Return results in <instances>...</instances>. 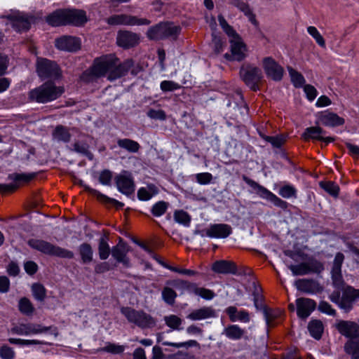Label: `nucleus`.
Segmentation results:
<instances>
[{
    "mask_svg": "<svg viewBox=\"0 0 359 359\" xmlns=\"http://www.w3.org/2000/svg\"><path fill=\"white\" fill-rule=\"evenodd\" d=\"M218 21L221 27L229 39L231 54H225V57L228 60L237 61L244 60L247 56L248 49L240 35L228 24L222 15L218 16Z\"/></svg>",
    "mask_w": 359,
    "mask_h": 359,
    "instance_id": "obj_1",
    "label": "nucleus"
},
{
    "mask_svg": "<svg viewBox=\"0 0 359 359\" xmlns=\"http://www.w3.org/2000/svg\"><path fill=\"white\" fill-rule=\"evenodd\" d=\"M116 57L113 55H104L94 60L91 68L83 74V79L90 81L95 78L108 76L116 65Z\"/></svg>",
    "mask_w": 359,
    "mask_h": 359,
    "instance_id": "obj_2",
    "label": "nucleus"
},
{
    "mask_svg": "<svg viewBox=\"0 0 359 359\" xmlns=\"http://www.w3.org/2000/svg\"><path fill=\"white\" fill-rule=\"evenodd\" d=\"M64 92L63 87L57 86L52 82H46L31 90L29 96L32 100L46 103L57 99Z\"/></svg>",
    "mask_w": 359,
    "mask_h": 359,
    "instance_id": "obj_3",
    "label": "nucleus"
},
{
    "mask_svg": "<svg viewBox=\"0 0 359 359\" xmlns=\"http://www.w3.org/2000/svg\"><path fill=\"white\" fill-rule=\"evenodd\" d=\"M28 245L32 249L47 255L67 259H72L74 257V253L72 251L60 248V246L55 245L50 242L42 239H30L28 241Z\"/></svg>",
    "mask_w": 359,
    "mask_h": 359,
    "instance_id": "obj_4",
    "label": "nucleus"
},
{
    "mask_svg": "<svg viewBox=\"0 0 359 359\" xmlns=\"http://www.w3.org/2000/svg\"><path fill=\"white\" fill-rule=\"evenodd\" d=\"M121 313L130 323L142 329L149 328L155 325L154 319L142 310H135L131 307H122Z\"/></svg>",
    "mask_w": 359,
    "mask_h": 359,
    "instance_id": "obj_5",
    "label": "nucleus"
},
{
    "mask_svg": "<svg viewBox=\"0 0 359 359\" xmlns=\"http://www.w3.org/2000/svg\"><path fill=\"white\" fill-rule=\"evenodd\" d=\"M49 331L55 337L57 335L55 327H46L36 323L20 324L14 326L11 330V332L13 334L25 336L46 333Z\"/></svg>",
    "mask_w": 359,
    "mask_h": 359,
    "instance_id": "obj_6",
    "label": "nucleus"
},
{
    "mask_svg": "<svg viewBox=\"0 0 359 359\" xmlns=\"http://www.w3.org/2000/svg\"><path fill=\"white\" fill-rule=\"evenodd\" d=\"M240 75L246 85L255 91L258 89V84L263 78L262 70L250 65H243L240 70Z\"/></svg>",
    "mask_w": 359,
    "mask_h": 359,
    "instance_id": "obj_7",
    "label": "nucleus"
},
{
    "mask_svg": "<svg viewBox=\"0 0 359 359\" xmlns=\"http://www.w3.org/2000/svg\"><path fill=\"white\" fill-rule=\"evenodd\" d=\"M243 180L248 184L250 187H251L254 190L256 191L257 194L259 195L260 197L265 198L271 202H272L275 205L280 208L286 207V202L278 198L274 194L269 191L265 187L259 184L257 182L254 180L248 178L245 175L243 176Z\"/></svg>",
    "mask_w": 359,
    "mask_h": 359,
    "instance_id": "obj_8",
    "label": "nucleus"
},
{
    "mask_svg": "<svg viewBox=\"0 0 359 359\" xmlns=\"http://www.w3.org/2000/svg\"><path fill=\"white\" fill-rule=\"evenodd\" d=\"M106 22L108 25L111 26L116 25H149L150 21L146 18H139L136 16L118 14L114 15L106 19Z\"/></svg>",
    "mask_w": 359,
    "mask_h": 359,
    "instance_id": "obj_9",
    "label": "nucleus"
},
{
    "mask_svg": "<svg viewBox=\"0 0 359 359\" xmlns=\"http://www.w3.org/2000/svg\"><path fill=\"white\" fill-rule=\"evenodd\" d=\"M37 72L43 79H57L60 75V69L57 64L43 58H39L37 60Z\"/></svg>",
    "mask_w": 359,
    "mask_h": 359,
    "instance_id": "obj_10",
    "label": "nucleus"
},
{
    "mask_svg": "<svg viewBox=\"0 0 359 359\" xmlns=\"http://www.w3.org/2000/svg\"><path fill=\"white\" fill-rule=\"evenodd\" d=\"M288 268L294 276H304L310 273H320L324 267L323 264L318 260L309 259L297 265L291 264Z\"/></svg>",
    "mask_w": 359,
    "mask_h": 359,
    "instance_id": "obj_11",
    "label": "nucleus"
},
{
    "mask_svg": "<svg viewBox=\"0 0 359 359\" xmlns=\"http://www.w3.org/2000/svg\"><path fill=\"white\" fill-rule=\"evenodd\" d=\"M177 27L170 22L159 23L150 27L147 36L152 40H159L173 35L177 32Z\"/></svg>",
    "mask_w": 359,
    "mask_h": 359,
    "instance_id": "obj_12",
    "label": "nucleus"
},
{
    "mask_svg": "<svg viewBox=\"0 0 359 359\" xmlns=\"http://www.w3.org/2000/svg\"><path fill=\"white\" fill-rule=\"evenodd\" d=\"M35 177L34 173H13L8 176V179L13 181V183L6 184H0V193L13 191L24 182H28Z\"/></svg>",
    "mask_w": 359,
    "mask_h": 359,
    "instance_id": "obj_13",
    "label": "nucleus"
},
{
    "mask_svg": "<svg viewBox=\"0 0 359 359\" xmlns=\"http://www.w3.org/2000/svg\"><path fill=\"white\" fill-rule=\"evenodd\" d=\"M6 18L8 20L6 24H11L12 27L17 32L27 31L31 25L32 18L18 11L7 15Z\"/></svg>",
    "mask_w": 359,
    "mask_h": 359,
    "instance_id": "obj_14",
    "label": "nucleus"
},
{
    "mask_svg": "<svg viewBox=\"0 0 359 359\" xmlns=\"http://www.w3.org/2000/svg\"><path fill=\"white\" fill-rule=\"evenodd\" d=\"M115 182L118 190L125 195H130L135 191L134 182L130 173L123 171L116 176Z\"/></svg>",
    "mask_w": 359,
    "mask_h": 359,
    "instance_id": "obj_15",
    "label": "nucleus"
},
{
    "mask_svg": "<svg viewBox=\"0 0 359 359\" xmlns=\"http://www.w3.org/2000/svg\"><path fill=\"white\" fill-rule=\"evenodd\" d=\"M336 328L339 332L350 338V340H359V325L349 320H339L336 324Z\"/></svg>",
    "mask_w": 359,
    "mask_h": 359,
    "instance_id": "obj_16",
    "label": "nucleus"
},
{
    "mask_svg": "<svg viewBox=\"0 0 359 359\" xmlns=\"http://www.w3.org/2000/svg\"><path fill=\"white\" fill-rule=\"evenodd\" d=\"M263 68L266 76L273 81H280L283 78L284 70L272 57H267L263 59Z\"/></svg>",
    "mask_w": 359,
    "mask_h": 359,
    "instance_id": "obj_17",
    "label": "nucleus"
},
{
    "mask_svg": "<svg viewBox=\"0 0 359 359\" xmlns=\"http://www.w3.org/2000/svg\"><path fill=\"white\" fill-rule=\"evenodd\" d=\"M357 299H359V288L357 290L351 286H346L342 292L341 309L348 312L352 309L353 302Z\"/></svg>",
    "mask_w": 359,
    "mask_h": 359,
    "instance_id": "obj_18",
    "label": "nucleus"
},
{
    "mask_svg": "<svg viewBox=\"0 0 359 359\" xmlns=\"http://www.w3.org/2000/svg\"><path fill=\"white\" fill-rule=\"evenodd\" d=\"M128 251V245L123 242V239L120 238L118 244L112 248L111 255L118 262L122 263L126 267H129L130 266V260L127 257Z\"/></svg>",
    "mask_w": 359,
    "mask_h": 359,
    "instance_id": "obj_19",
    "label": "nucleus"
},
{
    "mask_svg": "<svg viewBox=\"0 0 359 359\" xmlns=\"http://www.w3.org/2000/svg\"><path fill=\"white\" fill-rule=\"evenodd\" d=\"M55 46L62 50L65 51H76L80 49V41L74 37L70 36H63L55 40Z\"/></svg>",
    "mask_w": 359,
    "mask_h": 359,
    "instance_id": "obj_20",
    "label": "nucleus"
},
{
    "mask_svg": "<svg viewBox=\"0 0 359 359\" xmlns=\"http://www.w3.org/2000/svg\"><path fill=\"white\" fill-rule=\"evenodd\" d=\"M139 36L129 31H119L116 36V43L118 46L129 48L139 43Z\"/></svg>",
    "mask_w": 359,
    "mask_h": 359,
    "instance_id": "obj_21",
    "label": "nucleus"
},
{
    "mask_svg": "<svg viewBox=\"0 0 359 359\" xmlns=\"http://www.w3.org/2000/svg\"><path fill=\"white\" fill-rule=\"evenodd\" d=\"M297 313L301 318H306L316 309V302L308 298H299L296 300Z\"/></svg>",
    "mask_w": 359,
    "mask_h": 359,
    "instance_id": "obj_22",
    "label": "nucleus"
},
{
    "mask_svg": "<svg viewBox=\"0 0 359 359\" xmlns=\"http://www.w3.org/2000/svg\"><path fill=\"white\" fill-rule=\"evenodd\" d=\"M65 17L67 25L82 26L88 21L86 13L83 10L65 9Z\"/></svg>",
    "mask_w": 359,
    "mask_h": 359,
    "instance_id": "obj_23",
    "label": "nucleus"
},
{
    "mask_svg": "<svg viewBox=\"0 0 359 359\" xmlns=\"http://www.w3.org/2000/svg\"><path fill=\"white\" fill-rule=\"evenodd\" d=\"M231 226L226 224H212L205 230L207 236L217 238H226L231 234Z\"/></svg>",
    "mask_w": 359,
    "mask_h": 359,
    "instance_id": "obj_24",
    "label": "nucleus"
},
{
    "mask_svg": "<svg viewBox=\"0 0 359 359\" xmlns=\"http://www.w3.org/2000/svg\"><path fill=\"white\" fill-rule=\"evenodd\" d=\"M325 131L320 127H309L306 128L305 131L302 134V138L305 141H308L309 140H316L323 141L325 142L330 143L334 140V138L331 137H324Z\"/></svg>",
    "mask_w": 359,
    "mask_h": 359,
    "instance_id": "obj_25",
    "label": "nucleus"
},
{
    "mask_svg": "<svg viewBox=\"0 0 359 359\" xmlns=\"http://www.w3.org/2000/svg\"><path fill=\"white\" fill-rule=\"evenodd\" d=\"M133 66V61L132 60L128 59L121 64H118V59L116 58V65L108 76V79L113 81L124 76Z\"/></svg>",
    "mask_w": 359,
    "mask_h": 359,
    "instance_id": "obj_26",
    "label": "nucleus"
},
{
    "mask_svg": "<svg viewBox=\"0 0 359 359\" xmlns=\"http://www.w3.org/2000/svg\"><path fill=\"white\" fill-rule=\"evenodd\" d=\"M215 311L212 307L203 306L192 311L187 318L191 320H201L215 318Z\"/></svg>",
    "mask_w": 359,
    "mask_h": 359,
    "instance_id": "obj_27",
    "label": "nucleus"
},
{
    "mask_svg": "<svg viewBox=\"0 0 359 359\" xmlns=\"http://www.w3.org/2000/svg\"><path fill=\"white\" fill-rule=\"evenodd\" d=\"M65 9H58L46 17V22L52 27H58L67 25Z\"/></svg>",
    "mask_w": 359,
    "mask_h": 359,
    "instance_id": "obj_28",
    "label": "nucleus"
},
{
    "mask_svg": "<svg viewBox=\"0 0 359 359\" xmlns=\"http://www.w3.org/2000/svg\"><path fill=\"white\" fill-rule=\"evenodd\" d=\"M319 121L326 126H338L344 123V119L339 117L337 114L325 112L320 114Z\"/></svg>",
    "mask_w": 359,
    "mask_h": 359,
    "instance_id": "obj_29",
    "label": "nucleus"
},
{
    "mask_svg": "<svg viewBox=\"0 0 359 359\" xmlns=\"http://www.w3.org/2000/svg\"><path fill=\"white\" fill-rule=\"evenodd\" d=\"M295 286L298 290L305 293H314L320 290L319 284L310 279H299L295 281Z\"/></svg>",
    "mask_w": 359,
    "mask_h": 359,
    "instance_id": "obj_30",
    "label": "nucleus"
},
{
    "mask_svg": "<svg viewBox=\"0 0 359 359\" xmlns=\"http://www.w3.org/2000/svg\"><path fill=\"white\" fill-rule=\"evenodd\" d=\"M225 312L229 316L231 322L241 321L243 323H248L250 321V315L245 311H238L235 306H229L226 309Z\"/></svg>",
    "mask_w": 359,
    "mask_h": 359,
    "instance_id": "obj_31",
    "label": "nucleus"
},
{
    "mask_svg": "<svg viewBox=\"0 0 359 359\" xmlns=\"http://www.w3.org/2000/svg\"><path fill=\"white\" fill-rule=\"evenodd\" d=\"M223 334L230 339L239 340L243 338L245 331L237 325H229L224 329Z\"/></svg>",
    "mask_w": 359,
    "mask_h": 359,
    "instance_id": "obj_32",
    "label": "nucleus"
},
{
    "mask_svg": "<svg viewBox=\"0 0 359 359\" xmlns=\"http://www.w3.org/2000/svg\"><path fill=\"white\" fill-rule=\"evenodd\" d=\"M79 254L83 264H89L93 259V250L89 243H83L78 248Z\"/></svg>",
    "mask_w": 359,
    "mask_h": 359,
    "instance_id": "obj_33",
    "label": "nucleus"
},
{
    "mask_svg": "<svg viewBox=\"0 0 359 359\" xmlns=\"http://www.w3.org/2000/svg\"><path fill=\"white\" fill-rule=\"evenodd\" d=\"M212 269L215 272L219 273H235L236 271L233 263L225 260L215 262L212 264Z\"/></svg>",
    "mask_w": 359,
    "mask_h": 359,
    "instance_id": "obj_34",
    "label": "nucleus"
},
{
    "mask_svg": "<svg viewBox=\"0 0 359 359\" xmlns=\"http://www.w3.org/2000/svg\"><path fill=\"white\" fill-rule=\"evenodd\" d=\"M85 189L88 190L93 195L96 196L97 198L100 201H102V202H103L104 203L113 204V205H114L118 208H121L123 207V205H124V204L123 203L119 202V201H116L114 198H109V197L102 194V193H100V191H97L95 189H90L88 187H86V186L85 187Z\"/></svg>",
    "mask_w": 359,
    "mask_h": 359,
    "instance_id": "obj_35",
    "label": "nucleus"
},
{
    "mask_svg": "<svg viewBox=\"0 0 359 359\" xmlns=\"http://www.w3.org/2000/svg\"><path fill=\"white\" fill-rule=\"evenodd\" d=\"M117 144L119 147L126 149L130 153H136L140 148L137 142L127 138L118 140Z\"/></svg>",
    "mask_w": 359,
    "mask_h": 359,
    "instance_id": "obj_36",
    "label": "nucleus"
},
{
    "mask_svg": "<svg viewBox=\"0 0 359 359\" xmlns=\"http://www.w3.org/2000/svg\"><path fill=\"white\" fill-rule=\"evenodd\" d=\"M311 335L316 339H319L323 332V325L318 320H311L308 325Z\"/></svg>",
    "mask_w": 359,
    "mask_h": 359,
    "instance_id": "obj_37",
    "label": "nucleus"
},
{
    "mask_svg": "<svg viewBox=\"0 0 359 359\" xmlns=\"http://www.w3.org/2000/svg\"><path fill=\"white\" fill-rule=\"evenodd\" d=\"M110 252H111V250H110V247L107 243V239L105 236H102L99 239L98 244V253L100 259L102 260L107 259Z\"/></svg>",
    "mask_w": 359,
    "mask_h": 359,
    "instance_id": "obj_38",
    "label": "nucleus"
},
{
    "mask_svg": "<svg viewBox=\"0 0 359 359\" xmlns=\"http://www.w3.org/2000/svg\"><path fill=\"white\" fill-rule=\"evenodd\" d=\"M344 350L351 355V359H359V339L348 340L344 345Z\"/></svg>",
    "mask_w": 359,
    "mask_h": 359,
    "instance_id": "obj_39",
    "label": "nucleus"
},
{
    "mask_svg": "<svg viewBox=\"0 0 359 359\" xmlns=\"http://www.w3.org/2000/svg\"><path fill=\"white\" fill-rule=\"evenodd\" d=\"M230 4L236 7L237 8H238L245 15L249 17L250 20L252 22L255 21V15L252 14L248 4L242 1L241 0H231Z\"/></svg>",
    "mask_w": 359,
    "mask_h": 359,
    "instance_id": "obj_40",
    "label": "nucleus"
},
{
    "mask_svg": "<svg viewBox=\"0 0 359 359\" xmlns=\"http://www.w3.org/2000/svg\"><path fill=\"white\" fill-rule=\"evenodd\" d=\"M31 290L34 297L40 302H43L46 297V290L41 283H34L31 287Z\"/></svg>",
    "mask_w": 359,
    "mask_h": 359,
    "instance_id": "obj_41",
    "label": "nucleus"
},
{
    "mask_svg": "<svg viewBox=\"0 0 359 359\" xmlns=\"http://www.w3.org/2000/svg\"><path fill=\"white\" fill-rule=\"evenodd\" d=\"M53 135L55 140L65 142H69L71 137L68 130L62 126L56 127Z\"/></svg>",
    "mask_w": 359,
    "mask_h": 359,
    "instance_id": "obj_42",
    "label": "nucleus"
},
{
    "mask_svg": "<svg viewBox=\"0 0 359 359\" xmlns=\"http://www.w3.org/2000/svg\"><path fill=\"white\" fill-rule=\"evenodd\" d=\"M18 308L21 313L27 316L32 315L34 311V308L32 302L26 297H23L20 299Z\"/></svg>",
    "mask_w": 359,
    "mask_h": 359,
    "instance_id": "obj_43",
    "label": "nucleus"
},
{
    "mask_svg": "<svg viewBox=\"0 0 359 359\" xmlns=\"http://www.w3.org/2000/svg\"><path fill=\"white\" fill-rule=\"evenodd\" d=\"M156 194L154 186L142 187L137 191V197L141 201H148Z\"/></svg>",
    "mask_w": 359,
    "mask_h": 359,
    "instance_id": "obj_44",
    "label": "nucleus"
},
{
    "mask_svg": "<svg viewBox=\"0 0 359 359\" xmlns=\"http://www.w3.org/2000/svg\"><path fill=\"white\" fill-rule=\"evenodd\" d=\"M287 69L291 78V81L294 86L295 87L302 86L305 83V79L304 76L300 73H299L298 72H297L295 69L290 67H289Z\"/></svg>",
    "mask_w": 359,
    "mask_h": 359,
    "instance_id": "obj_45",
    "label": "nucleus"
},
{
    "mask_svg": "<svg viewBox=\"0 0 359 359\" xmlns=\"http://www.w3.org/2000/svg\"><path fill=\"white\" fill-rule=\"evenodd\" d=\"M124 350L125 346L123 345L107 342L104 347L99 349V351L110 353L112 354H119L123 353Z\"/></svg>",
    "mask_w": 359,
    "mask_h": 359,
    "instance_id": "obj_46",
    "label": "nucleus"
},
{
    "mask_svg": "<svg viewBox=\"0 0 359 359\" xmlns=\"http://www.w3.org/2000/svg\"><path fill=\"white\" fill-rule=\"evenodd\" d=\"M307 32L315 39L318 46L322 48L325 47V41L316 27H308Z\"/></svg>",
    "mask_w": 359,
    "mask_h": 359,
    "instance_id": "obj_47",
    "label": "nucleus"
},
{
    "mask_svg": "<svg viewBox=\"0 0 359 359\" xmlns=\"http://www.w3.org/2000/svg\"><path fill=\"white\" fill-rule=\"evenodd\" d=\"M320 186L325 191L333 196H337L339 194V187L332 182H320Z\"/></svg>",
    "mask_w": 359,
    "mask_h": 359,
    "instance_id": "obj_48",
    "label": "nucleus"
},
{
    "mask_svg": "<svg viewBox=\"0 0 359 359\" xmlns=\"http://www.w3.org/2000/svg\"><path fill=\"white\" fill-rule=\"evenodd\" d=\"M8 341L12 344H19V345H38V344H48V343L36 340V339H15V338H9Z\"/></svg>",
    "mask_w": 359,
    "mask_h": 359,
    "instance_id": "obj_49",
    "label": "nucleus"
},
{
    "mask_svg": "<svg viewBox=\"0 0 359 359\" xmlns=\"http://www.w3.org/2000/svg\"><path fill=\"white\" fill-rule=\"evenodd\" d=\"M168 207V204L166 202L158 201L153 205L151 212L155 217H161L165 212Z\"/></svg>",
    "mask_w": 359,
    "mask_h": 359,
    "instance_id": "obj_50",
    "label": "nucleus"
},
{
    "mask_svg": "<svg viewBox=\"0 0 359 359\" xmlns=\"http://www.w3.org/2000/svg\"><path fill=\"white\" fill-rule=\"evenodd\" d=\"M332 279L334 286L338 290L344 291L346 286L341 276V271H332Z\"/></svg>",
    "mask_w": 359,
    "mask_h": 359,
    "instance_id": "obj_51",
    "label": "nucleus"
},
{
    "mask_svg": "<svg viewBox=\"0 0 359 359\" xmlns=\"http://www.w3.org/2000/svg\"><path fill=\"white\" fill-rule=\"evenodd\" d=\"M262 137L266 142L271 143L273 147L279 148L285 142V139L281 135L278 136H267L262 135Z\"/></svg>",
    "mask_w": 359,
    "mask_h": 359,
    "instance_id": "obj_52",
    "label": "nucleus"
},
{
    "mask_svg": "<svg viewBox=\"0 0 359 359\" xmlns=\"http://www.w3.org/2000/svg\"><path fill=\"white\" fill-rule=\"evenodd\" d=\"M297 191L292 186L285 185L280 189L279 194L285 198L296 197Z\"/></svg>",
    "mask_w": 359,
    "mask_h": 359,
    "instance_id": "obj_53",
    "label": "nucleus"
},
{
    "mask_svg": "<svg viewBox=\"0 0 359 359\" xmlns=\"http://www.w3.org/2000/svg\"><path fill=\"white\" fill-rule=\"evenodd\" d=\"M98 180L102 185L108 186L112 180V172L109 170H104L100 172Z\"/></svg>",
    "mask_w": 359,
    "mask_h": 359,
    "instance_id": "obj_54",
    "label": "nucleus"
},
{
    "mask_svg": "<svg viewBox=\"0 0 359 359\" xmlns=\"http://www.w3.org/2000/svg\"><path fill=\"white\" fill-rule=\"evenodd\" d=\"M344 260V255L341 252H337L333 262L332 271H341V265Z\"/></svg>",
    "mask_w": 359,
    "mask_h": 359,
    "instance_id": "obj_55",
    "label": "nucleus"
},
{
    "mask_svg": "<svg viewBox=\"0 0 359 359\" xmlns=\"http://www.w3.org/2000/svg\"><path fill=\"white\" fill-rule=\"evenodd\" d=\"M196 294L207 300H210L215 296V294L212 290L204 287H198L196 290Z\"/></svg>",
    "mask_w": 359,
    "mask_h": 359,
    "instance_id": "obj_56",
    "label": "nucleus"
},
{
    "mask_svg": "<svg viewBox=\"0 0 359 359\" xmlns=\"http://www.w3.org/2000/svg\"><path fill=\"white\" fill-rule=\"evenodd\" d=\"M0 357L2 359H13L15 357V351L8 346H3L0 348Z\"/></svg>",
    "mask_w": 359,
    "mask_h": 359,
    "instance_id": "obj_57",
    "label": "nucleus"
},
{
    "mask_svg": "<svg viewBox=\"0 0 359 359\" xmlns=\"http://www.w3.org/2000/svg\"><path fill=\"white\" fill-rule=\"evenodd\" d=\"M161 89L164 92L173 91L178 89L177 83L172 81H163L160 85Z\"/></svg>",
    "mask_w": 359,
    "mask_h": 359,
    "instance_id": "obj_58",
    "label": "nucleus"
},
{
    "mask_svg": "<svg viewBox=\"0 0 359 359\" xmlns=\"http://www.w3.org/2000/svg\"><path fill=\"white\" fill-rule=\"evenodd\" d=\"M196 181L201 184H209L212 180V175L209 172H201L196 175Z\"/></svg>",
    "mask_w": 359,
    "mask_h": 359,
    "instance_id": "obj_59",
    "label": "nucleus"
},
{
    "mask_svg": "<svg viewBox=\"0 0 359 359\" xmlns=\"http://www.w3.org/2000/svg\"><path fill=\"white\" fill-rule=\"evenodd\" d=\"M318 309L321 312L330 316H335L336 314V311L332 309V306L329 303L326 302H320Z\"/></svg>",
    "mask_w": 359,
    "mask_h": 359,
    "instance_id": "obj_60",
    "label": "nucleus"
},
{
    "mask_svg": "<svg viewBox=\"0 0 359 359\" xmlns=\"http://www.w3.org/2000/svg\"><path fill=\"white\" fill-rule=\"evenodd\" d=\"M162 294L164 300L168 304H172L176 297V293L170 288H165Z\"/></svg>",
    "mask_w": 359,
    "mask_h": 359,
    "instance_id": "obj_61",
    "label": "nucleus"
},
{
    "mask_svg": "<svg viewBox=\"0 0 359 359\" xmlns=\"http://www.w3.org/2000/svg\"><path fill=\"white\" fill-rule=\"evenodd\" d=\"M165 321L168 326L172 329H177L180 325L179 318L174 315H170L169 316L165 317Z\"/></svg>",
    "mask_w": 359,
    "mask_h": 359,
    "instance_id": "obj_62",
    "label": "nucleus"
},
{
    "mask_svg": "<svg viewBox=\"0 0 359 359\" xmlns=\"http://www.w3.org/2000/svg\"><path fill=\"white\" fill-rule=\"evenodd\" d=\"M264 316L267 323H270L275 318H278L280 315V311H273L271 309H265L264 310Z\"/></svg>",
    "mask_w": 359,
    "mask_h": 359,
    "instance_id": "obj_63",
    "label": "nucleus"
},
{
    "mask_svg": "<svg viewBox=\"0 0 359 359\" xmlns=\"http://www.w3.org/2000/svg\"><path fill=\"white\" fill-rule=\"evenodd\" d=\"M198 287L195 283L181 280V290H187L189 292L196 294Z\"/></svg>",
    "mask_w": 359,
    "mask_h": 359,
    "instance_id": "obj_64",
    "label": "nucleus"
}]
</instances>
